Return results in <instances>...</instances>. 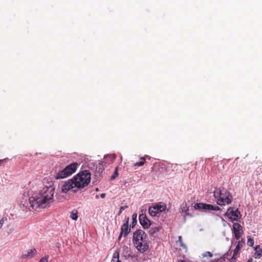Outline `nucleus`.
Segmentation results:
<instances>
[{
    "instance_id": "2eb2a0df",
    "label": "nucleus",
    "mask_w": 262,
    "mask_h": 262,
    "mask_svg": "<svg viewBox=\"0 0 262 262\" xmlns=\"http://www.w3.org/2000/svg\"><path fill=\"white\" fill-rule=\"evenodd\" d=\"M255 252L254 257L255 258H259L262 255V247L260 248L259 246H257L255 248Z\"/></svg>"
},
{
    "instance_id": "9b49d317",
    "label": "nucleus",
    "mask_w": 262,
    "mask_h": 262,
    "mask_svg": "<svg viewBox=\"0 0 262 262\" xmlns=\"http://www.w3.org/2000/svg\"><path fill=\"white\" fill-rule=\"evenodd\" d=\"M139 222L143 228L147 229L151 225V221L148 220L145 214H141L139 215Z\"/></svg>"
},
{
    "instance_id": "423d86ee",
    "label": "nucleus",
    "mask_w": 262,
    "mask_h": 262,
    "mask_svg": "<svg viewBox=\"0 0 262 262\" xmlns=\"http://www.w3.org/2000/svg\"><path fill=\"white\" fill-rule=\"evenodd\" d=\"M166 209V204L163 202H159L150 206L148 209V212L151 216H156L159 213L165 211Z\"/></svg>"
},
{
    "instance_id": "4be33fe9",
    "label": "nucleus",
    "mask_w": 262,
    "mask_h": 262,
    "mask_svg": "<svg viewBox=\"0 0 262 262\" xmlns=\"http://www.w3.org/2000/svg\"><path fill=\"white\" fill-rule=\"evenodd\" d=\"M118 167H116L113 174L111 176V177L110 178V180H114L118 177Z\"/></svg>"
},
{
    "instance_id": "0eeeda50",
    "label": "nucleus",
    "mask_w": 262,
    "mask_h": 262,
    "mask_svg": "<svg viewBox=\"0 0 262 262\" xmlns=\"http://www.w3.org/2000/svg\"><path fill=\"white\" fill-rule=\"evenodd\" d=\"M194 207L195 209L198 210H219L220 208L218 206L212 205L211 204H207L204 203H196L195 204Z\"/></svg>"
},
{
    "instance_id": "b1692460",
    "label": "nucleus",
    "mask_w": 262,
    "mask_h": 262,
    "mask_svg": "<svg viewBox=\"0 0 262 262\" xmlns=\"http://www.w3.org/2000/svg\"><path fill=\"white\" fill-rule=\"evenodd\" d=\"M137 214H134L132 216V220H133V221H132V227H133L135 224H136L137 223V220H136V219H137Z\"/></svg>"
},
{
    "instance_id": "9d476101",
    "label": "nucleus",
    "mask_w": 262,
    "mask_h": 262,
    "mask_svg": "<svg viewBox=\"0 0 262 262\" xmlns=\"http://www.w3.org/2000/svg\"><path fill=\"white\" fill-rule=\"evenodd\" d=\"M128 221L129 218L128 217L126 223H124L121 228V232L118 237V240H120L121 237L126 236L130 231V229L128 227Z\"/></svg>"
},
{
    "instance_id": "dca6fc26",
    "label": "nucleus",
    "mask_w": 262,
    "mask_h": 262,
    "mask_svg": "<svg viewBox=\"0 0 262 262\" xmlns=\"http://www.w3.org/2000/svg\"><path fill=\"white\" fill-rule=\"evenodd\" d=\"M106 162L105 161H99L98 165L96 167V169L99 172H102L104 169V166Z\"/></svg>"
},
{
    "instance_id": "a211bd4d",
    "label": "nucleus",
    "mask_w": 262,
    "mask_h": 262,
    "mask_svg": "<svg viewBox=\"0 0 262 262\" xmlns=\"http://www.w3.org/2000/svg\"><path fill=\"white\" fill-rule=\"evenodd\" d=\"M181 209L182 212H186L185 214L184 215V217H185L186 215H190L189 213L187 212L189 210V208L187 206L186 203L183 204V205L181 206Z\"/></svg>"
},
{
    "instance_id": "f03ea898",
    "label": "nucleus",
    "mask_w": 262,
    "mask_h": 262,
    "mask_svg": "<svg viewBox=\"0 0 262 262\" xmlns=\"http://www.w3.org/2000/svg\"><path fill=\"white\" fill-rule=\"evenodd\" d=\"M91 174L89 170L79 172L72 179L69 180L62 186L61 192L67 193L69 190L76 192L78 190L87 186L91 181Z\"/></svg>"
},
{
    "instance_id": "393cba45",
    "label": "nucleus",
    "mask_w": 262,
    "mask_h": 262,
    "mask_svg": "<svg viewBox=\"0 0 262 262\" xmlns=\"http://www.w3.org/2000/svg\"><path fill=\"white\" fill-rule=\"evenodd\" d=\"M202 256L203 257H212L213 255L210 252L206 251L205 253L202 254Z\"/></svg>"
},
{
    "instance_id": "473e14b6",
    "label": "nucleus",
    "mask_w": 262,
    "mask_h": 262,
    "mask_svg": "<svg viewBox=\"0 0 262 262\" xmlns=\"http://www.w3.org/2000/svg\"><path fill=\"white\" fill-rule=\"evenodd\" d=\"M253 261V259L252 258H250L247 261V262H252Z\"/></svg>"
},
{
    "instance_id": "c756f323",
    "label": "nucleus",
    "mask_w": 262,
    "mask_h": 262,
    "mask_svg": "<svg viewBox=\"0 0 262 262\" xmlns=\"http://www.w3.org/2000/svg\"><path fill=\"white\" fill-rule=\"evenodd\" d=\"M3 224H4V220H3V219H2L0 221V229L2 227Z\"/></svg>"
},
{
    "instance_id": "f8f14e48",
    "label": "nucleus",
    "mask_w": 262,
    "mask_h": 262,
    "mask_svg": "<svg viewBox=\"0 0 262 262\" xmlns=\"http://www.w3.org/2000/svg\"><path fill=\"white\" fill-rule=\"evenodd\" d=\"M233 230L235 238L236 239H239L242 233V227L241 225L237 223H234L233 225Z\"/></svg>"
},
{
    "instance_id": "f3484780",
    "label": "nucleus",
    "mask_w": 262,
    "mask_h": 262,
    "mask_svg": "<svg viewBox=\"0 0 262 262\" xmlns=\"http://www.w3.org/2000/svg\"><path fill=\"white\" fill-rule=\"evenodd\" d=\"M112 262H121L119 259V252L118 251H116L114 253L112 259Z\"/></svg>"
},
{
    "instance_id": "ddd939ff",
    "label": "nucleus",
    "mask_w": 262,
    "mask_h": 262,
    "mask_svg": "<svg viewBox=\"0 0 262 262\" xmlns=\"http://www.w3.org/2000/svg\"><path fill=\"white\" fill-rule=\"evenodd\" d=\"M123 252L122 255L125 257L126 259L129 258H134L135 256L134 255H132L130 252V250L129 247L127 246H124L123 247Z\"/></svg>"
},
{
    "instance_id": "c85d7f7f",
    "label": "nucleus",
    "mask_w": 262,
    "mask_h": 262,
    "mask_svg": "<svg viewBox=\"0 0 262 262\" xmlns=\"http://www.w3.org/2000/svg\"><path fill=\"white\" fill-rule=\"evenodd\" d=\"M105 158L106 159L107 158H109L110 159H111V161L112 162L115 159V156H113V155H110V156H107L105 157Z\"/></svg>"
},
{
    "instance_id": "7ed1b4c3",
    "label": "nucleus",
    "mask_w": 262,
    "mask_h": 262,
    "mask_svg": "<svg viewBox=\"0 0 262 262\" xmlns=\"http://www.w3.org/2000/svg\"><path fill=\"white\" fill-rule=\"evenodd\" d=\"M149 243L148 236L143 230L137 229L133 233V245L141 253H144L148 250Z\"/></svg>"
},
{
    "instance_id": "aec40b11",
    "label": "nucleus",
    "mask_w": 262,
    "mask_h": 262,
    "mask_svg": "<svg viewBox=\"0 0 262 262\" xmlns=\"http://www.w3.org/2000/svg\"><path fill=\"white\" fill-rule=\"evenodd\" d=\"M70 217L73 220H77L78 219V211L76 209L73 210L70 214Z\"/></svg>"
},
{
    "instance_id": "6ab92c4d",
    "label": "nucleus",
    "mask_w": 262,
    "mask_h": 262,
    "mask_svg": "<svg viewBox=\"0 0 262 262\" xmlns=\"http://www.w3.org/2000/svg\"><path fill=\"white\" fill-rule=\"evenodd\" d=\"M140 161L139 162H136L134 164V166H143L145 162V158L144 157H141L140 159Z\"/></svg>"
},
{
    "instance_id": "7c9ffc66",
    "label": "nucleus",
    "mask_w": 262,
    "mask_h": 262,
    "mask_svg": "<svg viewBox=\"0 0 262 262\" xmlns=\"http://www.w3.org/2000/svg\"><path fill=\"white\" fill-rule=\"evenodd\" d=\"M105 195H106L105 193H103L101 194L100 196H101V198H104Z\"/></svg>"
},
{
    "instance_id": "39448f33",
    "label": "nucleus",
    "mask_w": 262,
    "mask_h": 262,
    "mask_svg": "<svg viewBox=\"0 0 262 262\" xmlns=\"http://www.w3.org/2000/svg\"><path fill=\"white\" fill-rule=\"evenodd\" d=\"M78 165V164L76 162H73L68 165L63 169L59 171L56 174L55 179L57 180L64 179L70 176L76 171Z\"/></svg>"
},
{
    "instance_id": "20e7f679",
    "label": "nucleus",
    "mask_w": 262,
    "mask_h": 262,
    "mask_svg": "<svg viewBox=\"0 0 262 262\" xmlns=\"http://www.w3.org/2000/svg\"><path fill=\"white\" fill-rule=\"evenodd\" d=\"M217 205L225 206L230 204L232 201V196L225 188H216L213 192Z\"/></svg>"
},
{
    "instance_id": "412c9836",
    "label": "nucleus",
    "mask_w": 262,
    "mask_h": 262,
    "mask_svg": "<svg viewBox=\"0 0 262 262\" xmlns=\"http://www.w3.org/2000/svg\"><path fill=\"white\" fill-rule=\"evenodd\" d=\"M161 228V227L158 226V227H152L150 228L148 231L149 234L150 235H153L155 233H157V232L159 231L160 229Z\"/></svg>"
},
{
    "instance_id": "4468645a",
    "label": "nucleus",
    "mask_w": 262,
    "mask_h": 262,
    "mask_svg": "<svg viewBox=\"0 0 262 262\" xmlns=\"http://www.w3.org/2000/svg\"><path fill=\"white\" fill-rule=\"evenodd\" d=\"M37 254L35 248H32L28 250L26 253L23 254V257L25 258H31Z\"/></svg>"
},
{
    "instance_id": "cd10ccee",
    "label": "nucleus",
    "mask_w": 262,
    "mask_h": 262,
    "mask_svg": "<svg viewBox=\"0 0 262 262\" xmlns=\"http://www.w3.org/2000/svg\"><path fill=\"white\" fill-rule=\"evenodd\" d=\"M38 262H48V257H42Z\"/></svg>"
},
{
    "instance_id": "f257e3e1",
    "label": "nucleus",
    "mask_w": 262,
    "mask_h": 262,
    "mask_svg": "<svg viewBox=\"0 0 262 262\" xmlns=\"http://www.w3.org/2000/svg\"><path fill=\"white\" fill-rule=\"evenodd\" d=\"M55 187L53 185L44 187L38 193L29 198L31 207L34 209L49 207L54 202Z\"/></svg>"
},
{
    "instance_id": "1a4fd4ad",
    "label": "nucleus",
    "mask_w": 262,
    "mask_h": 262,
    "mask_svg": "<svg viewBox=\"0 0 262 262\" xmlns=\"http://www.w3.org/2000/svg\"><path fill=\"white\" fill-rule=\"evenodd\" d=\"M245 244V242L243 239H242L241 241H239L238 244L236 246L232 256L231 258L229 259L230 262H235L236 259L239 256V251L243 247Z\"/></svg>"
},
{
    "instance_id": "6e6552de",
    "label": "nucleus",
    "mask_w": 262,
    "mask_h": 262,
    "mask_svg": "<svg viewBox=\"0 0 262 262\" xmlns=\"http://www.w3.org/2000/svg\"><path fill=\"white\" fill-rule=\"evenodd\" d=\"M226 214L232 221H238L241 217V214L238 209H237L234 210V209L231 207L228 209Z\"/></svg>"
},
{
    "instance_id": "5701e85b",
    "label": "nucleus",
    "mask_w": 262,
    "mask_h": 262,
    "mask_svg": "<svg viewBox=\"0 0 262 262\" xmlns=\"http://www.w3.org/2000/svg\"><path fill=\"white\" fill-rule=\"evenodd\" d=\"M247 244L249 246H253L254 245V240L250 236L248 237Z\"/></svg>"
},
{
    "instance_id": "a878e982",
    "label": "nucleus",
    "mask_w": 262,
    "mask_h": 262,
    "mask_svg": "<svg viewBox=\"0 0 262 262\" xmlns=\"http://www.w3.org/2000/svg\"><path fill=\"white\" fill-rule=\"evenodd\" d=\"M128 208V206H121L120 208V209H119V212L118 213V215H120L121 213H122V212L126 208Z\"/></svg>"
},
{
    "instance_id": "2f4dec72",
    "label": "nucleus",
    "mask_w": 262,
    "mask_h": 262,
    "mask_svg": "<svg viewBox=\"0 0 262 262\" xmlns=\"http://www.w3.org/2000/svg\"><path fill=\"white\" fill-rule=\"evenodd\" d=\"M6 160V159H3V160H0V165H1V164L2 163H3L4 161H5Z\"/></svg>"
},
{
    "instance_id": "bb28decb",
    "label": "nucleus",
    "mask_w": 262,
    "mask_h": 262,
    "mask_svg": "<svg viewBox=\"0 0 262 262\" xmlns=\"http://www.w3.org/2000/svg\"><path fill=\"white\" fill-rule=\"evenodd\" d=\"M179 242L180 243V245L182 247H183L184 248L186 247L185 245L184 244V243H183V241H182V237L181 236H179V240H178Z\"/></svg>"
}]
</instances>
